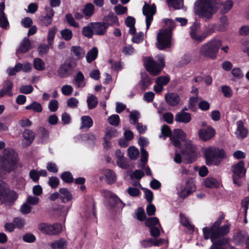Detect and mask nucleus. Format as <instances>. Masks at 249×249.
I'll use <instances>...</instances> for the list:
<instances>
[{
    "mask_svg": "<svg viewBox=\"0 0 249 249\" xmlns=\"http://www.w3.org/2000/svg\"><path fill=\"white\" fill-rule=\"evenodd\" d=\"M224 218V214L222 213L211 226L202 229L204 238L205 240L210 239L213 244L220 243L218 247L222 249H223L224 245L228 243V239L224 236L230 231L229 225L226 224L220 227Z\"/></svg>",
    "mask_w": 249,
    "mask_h": 249,
    "instance_id": "nucleus-1",
    "label": "nucleus"
},
{
    "mask_svg": "<svg viewBox=\"0 0 249 249\" xmlns=\"http://www.w3.org/2000/svg\"><path fill=\"white\" fill-rule=\"evenodd\" d=\"M19 161L18 153L12 148H5L0 155V172L7 173L16 170Z\"/></svg>",
    "mask_w": 249,
    "mask_h": 249,
    "instance_id": "nucleus-2",
    "label": "nucleus"
},
{
    "mask_svg": "<svg viewBox=\"0 0 249 249\" xmlns=\"http://www.w3.org/2000/svg\"><path fill=\"white\" fill-rule=\"evenodd\" d=\"M205 163L208 166H218L223 159L227 158V154L223 148L216 146H209L203 151Z\"/></svg>",
    "mask_w": 249,
    "mask_h": 249,
    "instance_id": "nucleus-3",
    "label": "nucleus"
},
{
    "mask_svg": "<svg viewBox=\"0 0 249 249\" xmlns=\"http://www.w3.org/2000/svg\"><path fill=\"white\" fill-rule=\"evenodd\" d=\"M219 0H197L195 3L194 10L196 15L201 18H210L213 15V3Z\"/></svg>",
    "mask_w": 249,
    "mask_h": 249,
    "instance_id": "nucleus-4",
    "label": "nucleus"
},
{
    "mask_svg": "<svg viewBox=\"0 0 249 249\" xmlns=\"http://www.w3.org/2000/svg\"><path fill=\"white\" fill-rule=\"evenodd\" d=\"M164 21L168 27L164 30H160L157 35V39L160 47H170L172 45L171 30L175 27V24L170 19H166Z\"/></svg>",
    "mask_w": 249,
    "mask_h": 249,
    "instance_id": "nucleus-5",
    "label": "nucleus"
},
{
    "mask_svg": "<svg viewBox=\"0 0 249 249\" xmlns=\"http://www.w3.org/2000/svg\"><path fill=\"white\" fill-rule=\"evenodd\" d=\"M144 66L146 70L152 76L159 75L165 66L164 57L159 56L157 60H154L151 57H148L144 62Z\"/></svg>",
    "mask_w": 249,
    "mask_h": 249,
    "instance_id": "nucleus-6",
    "label": "nucleus"
},
{
    "mask_svg": "<svg viewBox=\"0 0 249 249\" xmlns=\"http://www.w3.org/2000/svg\"><path fill=\"white\" fill-rule=\"evenodd\" d=\"M18 197V194L11 190L5 183L0 185V204L11 206L14 205Z\"/></svg>",
    "mask_w": 249,
    "mask_h": 249,
    "instance_id": "nucleus-7",
    "label": "nucleus"
},
{
    "mask_svg": "<svg viewBox=\"0 0 249 249\" xmlns=\"http://www.w3.org/2000/svg\"><path fill=\"white\" fill-rule=\"evenodd\" d=\"M181 153L185 163H192L197 159L196 146L191 142H187L181 150Z\"/></svg>",
    "mask_w": 249,
    "mask_h": 249,
    "instance_id": "nucleus-8",
    "label": "nucleus"
},
{
    "mask_svg": "<svg viewBox=\"0 0 249 249\" xmlns=\"http://www.w3.org/2000/svg\"><path fill=\"white\" fill-rule=\"evenodd\" d=\"M232 172L233 182L235 184H239V180L244 177L246 173V169L245 168V163L243 160H240L237 163L232 165L231 167Z\"/></svg>",
    "mask_w": 249,
    "mask_h": 249,
    "instance_id": "nucleus-9",
    "label": "nucleus"
},
{
    "mask_svg": "<svg viewBox=\"0 0 249 249\" xmlns=\"http://www.w3.org/2000/svg\"><path fill=\"white\" fill-rule=\"evenodd\" d=\"M156 12V6L155 4L149 5L145 3L142 8V13L146 16V29H148L153 19V16Z\"/></svg>",
    "mask_w": 249,
    "mask_h": 249,
    "instance_id": "nucleus-10",
    "label": "nucleus"
},
{
    "mask_svg": "<svg viewBox=\"0 0 249 249\" xmlns=\"http://www.w3.org/2000/svg\"><path fill=\"white\" fill-rule=\"evenodd\" d=\"M196 190V186L193 179L189 178L186 182L185 185L181 189L179 196L180 197L185 199Z\"/></svg>",
    "mask_w": 249,
    "mask_h": 249,
    "instance_id": "nucleus-11",
    "label": "nucleus"
},
{
    "mask_svg": "<svg viewBox=\"0 0 249 249\" xmlns=\"http://www.w3.org/2000/svg\"><path fill=\"white\" fill-rule=\"evenodd\" d=\"M74 67L72 63L69 61L66 60L62 64L57 72L61 78H65L71 75L73 72Z\"/></svg>",
    "mask_w": 249,
    "mask_h": 249,
    "instance_id": "nucleus-12",
    "label": "nucleus"
},
{
    "mask_svg": "<svg viewBox=\"0 0 249 249\" xmlns=\"http://www.w3.org/2000/svg\"><path fill=\"white\" fill-rule=\"evenodd\" d=\"M215 129L210 125L206 128H201L198 131L199 138L204 142L212 139L215 136Z\"/></svg>",
    "mask_w": 249,
    "mask_h": 249,
    "instance_id": "nucleus-13",
    "label": "nucleus"
},
{
    "mask_svg": "<svg viewBox=\"0 0 249 249\" xmlns=\"http://www.w3.org/2000/svg\"><path fill=\"white\" fill-rule=\"evenodd\" d=\"M166 103L170 107H176L178 105L180 102V97L176 92H169L164 96Z\"/></svg>",
    "mask_w": 249,
    "mask_h": 249,
    "instance_id": "nucleus-14",
    "label": "nucleus"
},
{
    "mask_svg": "<svg viewBox=\"0 0 249 249\" xmlns=\"http://www.w3.org/2000/svg\"><path fill=\"white\" fill-rule=\"evenodd\" d=\"M13 88V83L10 79H6L3 84L2 88L0 90V98L3 97L7 95L9 96H12L13 93L12 89Z\"/></svg>",
    "mask_w": 249,
    "mask_h": 249,
    "instance_id": "nucleus-15",
    "label": "nucleus"
},
{
    "mask_svg": "<svg viewBox=\"0 0 249 249\" xmlns=\"http://www.w3.org/2000/svg\"><path fill=\"white\" fill-rule=\"evenodd\" d=\"M91 25L92 26L94 35L103 36L106 34L107 28L103 22H92Z\"/></svg>",
    "mask_w": 249,
    "mask_h": 249,
    "instance_id": "nucleus-16",
    "label": "nucleus"
},
{
    "mask_svg": "<svg viewBox=\"0 0 249 249\" xmlns=\"http://www.w3.org/2000/svg\"><path fill=\"white\" fill-rule=\"evenodd\" d=\"M219 48H201L200 53L201 55L214 59L216 57Z\"/></svg>",
    "mask_w": 249,
    "mask_h": 249,
    "instance_id": "nucleus-17",
    "label": "nucleus"
},
{
    "mask_svg": "<svg viewBox=\"0 0 249 249\" xmlns=\"http://www.w3.org/2000/svg\"><path fill=\"white\" fill-rule=\"evenodd\" d=\"M199 28V24L197 23H195L193 26L191 27L190 35L194 39L201 42L206 37V36L203 35L200 36L197 35Z\"/></svg>",
    "mask_w": 249,
    "mask_h": 249,
    "instance_id": "nucleus-18",
    "label": "nucleus"
},
{
    "mask_svg": "<svg viewBox=\"0 0 249 249\" xmlns=\"http://www.w3.org/2000/svg\"><path fill=\"white\" fill-rule=\"evenodd\" d=\"M110 204L112 208L122 210L125 206V203L117 195L113 193H112L110 195Z\"/></svg>",
    "mask_w": 249,
    "mask_h": 249,
    "instance_id": "nucleus-19",
    "label": "nucleus"
},
{
    "mask_svg": "<svg viewBox=\"0 0 249 249\" xmlns=\"http://www.w3.org/2000/svg\"><path fill=\"white\" fill-rule=\"evenodd\" d=\"M191 119V115L188 112H179L175 115V121L178 123L188 124Z\"/></svg>",
    "mask_w": 249,
    "mask_h": 249,
    "instance_id": "nucleus-20",
    "label": "nucleus"
},
{
    "mask_svg": "<svg viewBox=\"0 0 249 249\" xmlns=\"http://www.w3.org/2000/svg\"><path fill=\"white\" fill-rule=\"evenodd\" d=\"M103 23L107 29L109 26H113L119 24V20L117 17L113 14H109L105 16L103 18Z\"/></svg>",
    "mask_w": 249,
    "mask_h": 249,
    "instance_id": "nucleus-21",
    "label": "nucleus"
},
{
    "mask_svg": "<svg viewBox=\"0 0 249 249\" xmlns=\"http://www.w3.org/2000/svg\"><path fill=\"white\" fill-rule=\"evenodd\" d=\"M59 193L60 199L62 202L67 203L72 199V195L67 188H60Z\"/></svg>",
    "mask_w": 249,
    "mask_h": 249,
    "instance_id": "nucleus-22",
    "label": "nucleus"
},
{
    "mask_svg": "<svg viewBox=\"0 0 249 249\" xmlns=\"http://www.w3.org/2000/svg\"><path fill=\"white\" fill-rule=\"evenodd\" d=\"M141 89L142 90H145L147 89L152 83V79L146 73L142 75L141 80L140 81Z\"/></svg>",
    "mask_w": 249,
    "mask_h": 249,
    "instance_id": "nucleus-23",
    "label": "nucleus"
},
{
    "mask_svg": "<svg viewBox=\"0 0 249 249\" xmlns=\"http://www.w3.org/2000/svg\"><path fill=\"white\" fill-rule=\"evenodd\" d=\"M248 131L247 128L244 127V124L243 122L240 121L237 122V128L236 135L237 137L241 139H244L247 136Z\"/></svg>",
    "mask_w": 249,
    "mask_h": 249,
    "instance_id": "nucleus-24",
    "label": "nucleus"
},
{
    "mask_svg": "<svg viewBox=\"0 0 249 249\" xmlns=\"http://www.w3.org/2000/svg\"><path fill=\"white\" fill-rule=\"evenodd\" d=\"M144 223L145 225L149 229L153 227H156L157 225L161 228L159 219L157 217H150L147 218L145 220Z\"/></svg>",
    "mask_w": 249,
    "mask_h": 249,
    "instance_id": "nucleus-25",
    "label": "nucleus"
},
{
    "mask_svg": "<svg viewBox=\"0 0 249 249\" xmlns=\"http://www.w3.org/2000/svg\"><path fill=\"white\" fill-rule=\"evenodd\" d=\"M125 23L127 26L129 27V33L131 35H134L136 33L135 28V19L134 18L128 16L125 19Z\"/></svg>",
    "mask_w": 249,
    "mask_h": 249,
    "instance_id": "nucleus-26",
    "label": "nucleus"
},
{
    "mask_svg": "<svg viewBox=\"0 0 249 249\" xmlns=\"http://www.w3.org/2000/svg\"><path fill=\"white\" fill-rule=\"evenodd\" d=\"M93 31L92 26L91 25V22H90L87 26L82 28V34L84 36L88 38H91L94 35Z\"/></svg>",
    "mask_w": 249,
    "mask_h": 249,
    "instance_id": "nucleus-27",
    "label": "nucleus"
},
{
    "mask_svg": "<svg viewBox=\"0 0 249 249\" xmlns=\"http://www.w3.org/2000/svg\"><path fill=\"white\" fill-rule=\"evenodd\" d=\"M67 246V242L64 238H61L53 242L51 247L52 249H65Z\"/></svg>",
    "mask_w": 249,
    "mask_h": 249,
    "instance_id": "nucleus-28",
    "label": "nucleus"
},
{
    "mask_svg": "<svg viewBox=\"0 0 249 249\" xmlns=\"http://www.w3.org/2000/svg\"><path fill=\"white\" fill-rule=\"evenodd\" d=\"M22 135L24 139L28 142L27 145L31 144L35 138L34 132L32 130L26 129L23 131Z\"/></svg>",
    "mask_w": 249,
    "mask_h": 249,
    "instance_id": "nucleus-29",
    "label": "nucleus"
},
{
    "mask_svg": "<svg viewBox=\"0 0 249 249\" xmlns=\"http://www.w3.org/2000/svg\"><path fill=\"white\" fill-rule=\"evenodd\" d=\"M82 125L81 129L86 128L89 129L93 125V121L89 116H83L81 117Z\"/></svg>",
    "mask_w": 249,
    "mask_h": 249,
    "instance_id": "nucleus-30",
    "label": "nucleus"
},
{
    "mask_svg": "<svg viewBox=\"0 0 249 249\" xmlns=\"http://www.w3.org/2000/svg\"><path fill=\"white\" fill-rule=\"evenodd\" d=\"M98 51L97 48H92V49L88 52L86 55L87 61L88 63H91L97 57Z\"/></svg>",
    "mask_w": 249,
    "mask_h": 249,
    "instance_id": "nucleus-31",
    "label": "nucleus"
},
{
    "mask_svg": "<svg viewBox=\"0 0 249 249\" xmlns=\"http://www.w3.org/2000/svg\"><path fill=\"white\" fill-rule=\"evenodd\" d=\"M94 6L91 3L86 4L82 10V12L85 16L90 17L94 13Z\"/></svg>",
    "mask_w": 249,
    "mask_h": 249,
    "instance_id": "nucleus-32",
    "label": "nucleus"
},
{
    "mask_svg": "<svg viewBox=\"0 0 249 249\" xmlns=\"http://www.w3.org/2000/svg\"><path fill=\"white\" fill-rule=\"evenodd\" d=\"M25 108L27 110H32L36 113H39L42 111L41 105L36 101H34L30 105L26 106Z\"/></svg>",
    "mask_w": 249,
    "mask_h": 249,
    "instance_id": "nucleus-33",
    "label": "nucleus"
},
{
    "mask_svg": "<svg viewBox=\"0 0 249 249\" xmlns=\"http://www.w3.org/2000/svg\"><path fill=\"white\" fill-rule=\"evenodd\" d=\"M60 178L66 183L70 184L73 182L74 178L70 171H64L60 175Z\"/></svg>",
    "mask_w": 249,
    "mask_h": 249,
    "instance_id": "nucleus-34",
    "label": "nucleus"
},
{
    "mask_svg": "<svg viewBox=\"0 0 249 249\" xmlns=\"http://www.w3.org/2000/svg\"><path fill=\"white\" fill-rule=\"evenodd\" d=\"M204 185L207 188H217L219 186V183L217 180L213 178H207L204 181Z\"/></svg>",
    "mask_w": 249,
    "mask_h": 249,
    "instance_id": "nucleus-35",
    "label": "nucleus"
},
{
    "mask_svg": "<svg viewBox=\"0 0 249 249\" xmlns=\"http://www.w3.org/2000/svg\"><path fill=\"white\" fill-rule=\"evenodd\" d=\"M127 152L129 158L132 160H136L140 154L139 150L133 146H130L127 149Z\"/></svg>",
    "mask_w": 249,
    "mask_h": 249,
    "instance_id": "nucleus-36",
    "label": "nucleus"
},
{
    "mask_svg": "<svg viewBox=\"0 0 249 249\" xmlns=\"http://www.w3.org/2000/svg\"><path fill=\"white\" fill-rule=\"evenodd\" d=\"M71 53L72 56L80 59L84 57L85 51L83 48H71Z\"/></svg>",
    "mask_w": 249,
    "mask_h": 249,
    "instance_id": "nucleus-37",
    "label": "nucleus"
},
{
    "mask_svg": "<svg viewBox=\"0 0 249 249\" xmlns=\"http://www.w3.org/2000/svg\"><path fill=\"white\" fill-rule=\"evenodd\" d=\"M87 104L89 109H92L96 107L98 105L97 98L93 95L88 97Z\"/></svg>",
    "mask_w": 249,
    "mask_h": 249,
    "instance_id": "nucleus-38",
    "label": "nucleus"
},
{
    "mask_svg": "<svg viewBox=\"0 0 249 249\" xmlns=\"http://www.w3.org/2000/svg\"><path fill=\"white\" fill-rule=\"evenodd\" d=\"M51 235H56L60 233L62 230V226L60 223H55L51 224Z\"/></svg>",
    "mask_w": 249,
    "mask_h": 249,
    "instance_id": "nucleus-39",
    "label": "nucleus"
},
{
    "mask_svg": "<svg viewBox=\"0 0 249 249\" xmlns=\"http://www.w3.org/2000/svg\"><path fill=\"white\" fill-rule=\"evenodd\" d=\"M33 66L34 68L37 71H42L45 69V63L39 58L34 59Z\"/></svg>",
    "mask_w": 249,
    "mask_h": 249,
    "instance_id": "nucleus-40",
    "label": "nucleus"
},
{
    "mask_svg": "<svg viewBox=\"0 0 249 249\" xmlns=\"http://www.w3.org/2000/svg\"><path fill=\"white\" fill-rule=\"evenodd\" d=\"M169 6L175 9H179L183 7V0H166Z\"/></svg>",
    "mask_w": 249,
    "mask_h": 249,
    "instance_id": "nucleus-41",
    "label": "nucleus"
},
{
    "mask_svg": "<svg viewBox=\"0 0 249 249\" xmlns=\"http://www.w3.org/2000/svg\"><path fill=\"white\" fill-rule=\"evenodd\" d=\"M57 31V28L54 26L50 28L48 32V42L49 46H52L54 37Z\"/></svg>",
    "mask_w": 249,
    "mask_h": 249,
    "instance_id": "nucleus-42",
    "label": "nucleus"
},
{
    "mask_svg": "<svg viewBox=\"0 0 249 249\" xmlns=\"http://www.w3.org/2000/svg\"><path fill=\"white\" fill-rule=\"evenodd\" d=\"M51 224L46 223H41L38 225V229L43 233L51 235Z\"/></svg>",
    "mask_w": 249,
    "mask_h": 249,
    "instance_id": "nucleus-43",
    "label": "nucleus"
},
{
    "mask_svg": "<svg viewBox=\"0 0 249 249\" xmlns=\"http://www.w3.org/2000/svg\"><path fill=\"white\" fill-rule=\"evenodd\" d=\"M170 81L169 76H160L158 77L156 79V83L157 85H160L162 86L168 84Z\"/></svg>",
    "mask_w": 249,
    "mask_h": 249,
    "instance_id": "nucleus-44",
    "label": "nucleus"
},
{
    "mask_svg": "<svg viewBox=\"0 0 249 249\" xmlns=\"http://www.w3.org/2000/svg\"><path fill=\"white\" fill-rule=\"evenodd\" d=\"M71 206V205L69 207H66L64 205H59L56 208H53V210L57 211L60 215L66 216Z\"/></svg>",
    "mask_w": 249,
    "mask_h": 249,
    "instance_id": "nucleus-45",
    "label": "nucleus"
},
{
    "mask_svg": "<svg viewBox=\"0 0 249 249\" xmlns=\"http://www.w3.org/2000/svg\"><path fill=\"white\" fill-rule=\"evenodd\" d=\"M197 103V97H191L189 100V108L193 111L196 112L197 110L196 105Z\"/></svg>",
    "mask_w": 249,
    "mask_h": 249,
    "instance_id": "nucleus-46",
    "label": "nucleus"
},
{
    "mask_svg": "<svg viewBox=\"0 0 249 249\" xmlns=\"http://www.w3.org/2000/svg\"><path fill=\"white\" fill-rule=\"evenodd\" d=\"M65 18L67 22L69 24L70 26L76 28H78L79 27V23L75 21L74 18L73 17L72 14H71V13L67 14L65 16Z\"/></svg>",
    "mask_w": 249,
    "mask_h": 249,
    "instance_id": "nucleus-47",
    "label": "nucleus"
},
{
    "mask_svg": "<svg viewBox=\"0 0 249 249\" xmlns=\"http://www.w3.org/2000/svg\"><path fill=\"white\" fill-rule=\"evenodd\" d=\"M221 24L219 26L218 30L219 31H225L228 25V19L227 16H223L220 18Z\"/></svg>",
    "mask_w": 249,
    "mask_h": 249,
    "instance_id": "nucleus-48",
    "label": "nucleus"
},
{
    "mask_svg": "<svg viewBox=\"0 0 249 249\" xmlns=\"http://www.w3.org/2000/svg\"><path fill=\"white\" fill-rule=\"evenodd\" d=\"M108 123L112 125L118 126L120 123V117L118 115H112L108 118Z\"/></svg>",
    "mask_w": 249,
    "mask_h": 249,
    "instance_id": "nucleus-49",
    "label": "nucleus"
},
{
    "mask_svg": "<svg viewBox=\"0 0 249 249\" xmlns=\"http://www.w3.org/2000/svg\"><path fill=\"white\" fill-rule=\"evenodd\" d=\"M9 26V22L4 12H0V27L6 29Z\"/></svg>",
    "mask_w": 249,
    "mask_h": 249,
    "instance_id": "nucleus-50",
    "label": "nucleus"
},
{
    "mask_svg": "<svg viewBox=\"0 0 249 249\" xmlns=\"http://www.w3.org/2000/svg\"><path fill=\"white\" fill-rule=\"evenodd\" d=\"M22 240L26 243H32L36 240V236L32 233H26L22 236Z\"/></svg>",
    "mask_w": 249,
    "mask_h": 249,
    "instance_id": "nucleus-51",
    "label": "nucleus"
},
{
    "mask_svg": "<svg viewBox=\"0 0 249 249\" xmlns=\"http://www.w3.org/2000/svg\"><path fill=\"white\" fill-rule=\"evenodd\" d=\"M48 184L52 188L55 189L59 185V180L56 177L52 176L49 178Z\"/></svg>",
    "mask_w": 249,
    "mask_h": 249,
    "instance_id": "nucleus-52",
    "label": "nucleus"
},
{
    "mask_svg": "<svg viewBox=\"0 0 249 249\" xmlns=\"http://www.w3.org/2000/svg\"><path fill=\"white\" fill-rule=\"evenodd\" d=\"M115 156L118 159L117 164L122 168H124L123 161H124V154L120 149H117L115 152Z\"/></svg>",
    "mask_w": 249,
    "mask_h": 249,
    "instance_id": "nucleus-53",
    "label": "nucleus"
},
{
    "mask_svg": "<svg viewBox=\"0 0 249 249\" xmlns=\"http://www.w3.org/2000/svg\"><path fill=\"white\" fill-rule=\"evenodd\" d=\"M61 35L63 39L67 41L70 40L72 36V31L68 29H65L61 31Z\"/></svg>",
    "mask_w": 249,
    "mask_h": 249,
    "instance_id": "nucleus-54",
    "label": "nucleus"
},
{
    "mask_svg": "<svg viewBox=\"0 0 249 249\" xmlns=\"http://www.w3.org/2000/svg\"><path fill=\"white\" fill-rule=\"evenodd\" d=\"M221 91L224 97L226 98H231L232 96V91L231 89L228 86H223L221 87Z\"/></svg>",
    "mask_w": 249,
    "mask_h": 249,
    "instance_id": "nucleus-55",
    "label": "nucleus"
},
{
    "mask_svg": "<svg viewBox=\"0 0 249 249\" xmlns=\"http://www.w3.org/2000/svg\"><path fill=\"white\" fill-rule=\"evenodd\" d=\"M33 90L34 88L32 85H22L19 88V92L25 94L31 93Z\"/></svg>",
    "mask_w": 249,
    "mask_h": 249,
    "instance_id": "nucleus-56",
    "label": "nucleus"
},
{
    "mask_svg": "<svg viewBox=\"0 0 249 249\" xmlns=\"http://www.w3.org/2000/svg\"><path fill=\"white\" fill-rule=\"evenodd\" d=\"M161 132L165 138L169 137H170L172 135V131L170 127L167 124H163L161 129Z\"/></svg>",
    "mask_w": 249,
    "mask_h": 249,
    "instance_id": "nucleus-57",
    "label": "nucleus"
},
{
    "mask_svg": "<svg viewBox=\"0 0 249 249\" xmlns=\"http://www.w3.org/2000/svg\"><path fill=\"white\" fill-rule=\"evenodd\" d=\"M172 136L183 141L186 137V134L181 129H175L174 130L173 135Z\"/></svg>",
    "mask_w": 249,
    "mask_h": 249,
    "instance_id": "nucleus-58",
    "label": "nucleus"
},
{
    "mask_svg": "<svg viewBox=\"0 0 249 249\" xmlns=\"http://www.w3.org/2000/svg\"><path fill=\"white\" fill-rule=\"evenodd\" d=\"M14 224L16 225V228L22 229L24 227L25 222V220L21 217H17L13 219Z\"/></svg>",
    "mask_w": 249,
    "mask_h": 249,
    "instance_id": "nucleus-59",
    "label": "nucleus"
},
{
    "mask_svg": "<svg viewBox=\"0 0 249 249\" xmlns=\"http://www.w3.org/2000/svg\"><path fill=\"white\" fill-rule=\"evenodd\" d=\"M38 133L40 138L43 141L48 139L49 136V131L44 127H39Z\"/></svg>",
    "mask_w": 249,
    "mask_h": 249,
    "instance_id": "nucleus-60",
    "label": "nucleus"
},
{
    "mask_svg": "<svg viewBox=\"0 0 249 249\" xmlns=\"http://www.w3.org/2000/svg\"><path fill=\"white\" fill-rule=\"evenodd\" d=\"M233 5L232 1L228 0L222 3V11L223 13H226L231 10Z\"/></svg>",
    "mask_w": 249,
    "mask_h": 249,
    "instance_id": "nucleus-61",
    "label": "nucleus"
},
{
    "mask_svg": "<svg viewBox=\"0 0 249 249\" xmlns=\"http://www.w3.org/2000/svg\"><path fill=\"white\" fill-rule=\"evenodd\" d=\"M136 215L137 218L140 221H143L146 219V215L144 209L142 207H140L138 209V212Z\"/></svg>",
    "mask_w": 249,
    "mask_h": 249,
    "instance_id": "nucleus-62",
    "label": "nucleus"
},
{
    "mask_svg": "<svg viewBox=\"0 0 249 249\" xmlns=\"http://www.w3.org/2000/svg\"><path fill=\"white\" fill-rule=\"evenodd\" d=\"M52 18L44 16L40 17L41 24L43 26H48L52 22Z\"/></svg>",
    "mask_w": 249,
    "mask_h": 249,
    "instance_id": "nucleus-63",
    "label": "nucleus"
},
{
    "mask_svg": "<svg viewBox=\"0 0 249 249\" xmlns=\"http://www.w3.org/2000/svg\"><path fill=\"white\" fill-rule=\"evenodd\" d=\"M150 235L154 238H157L160 236V230L158 227H153L149 228Z\"/></svg>",
    "mask_w": 249,
    "mask_h": 249,
    "instance_id": "nucleus-64",
    "label": "nucleus"
}]
</instances>
